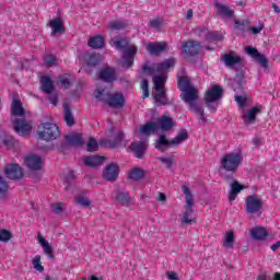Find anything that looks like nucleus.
Returning a JSON list of instances; mask_svg holds the SVG:
<instances>
[{
	"label": "nucleus",
	"mask_w": 280,
	"mask_h": 280,
	"mask_svg": "<svg viewBox=\"0 0 280 280\" xmlns=\"http://www.w3.org/2000/svg\"><path fill=\"white\" fill-rule=\"evenodd\" d=\"M109 124V135H112V139H103L97 143V140L91 137L86 143V152H97V150H100V145L104 148H110L112 150H115L121 145L126 135L124 131L117 130V128L113 126V122Z\"/></svg>",
	"instance_id": "obj_1"
},
{
	"label": "nucleus",
	"mask_w": 280,
	"mask_h": 280,
	"mask_svg": "<svg viewBox=\"0 0 280 280\" xmlns=\"http://www.w3.org/2000/svg\"><path fill=\"white\" fill-rule=\"evenodd\" d=\"M114 47L122 51V68L130 69L135 65V56H137L138 48L135 45H130L128 38L122 37L113 42Z\"/></svg>",
	"instance_id": "obj_2"
},
{
	"label": "nucleus",
	"mask_w": 280,
	"mask_h": 280,
	"mask_svg": "<svg viewBox=\"0 0 280 280\" xmlns=\"http://www.w3.org/2000/svg\"><path fill=\"white\" fill-rule=\"evenodd\" d=\"M235 102L238 104V108H242V119L245 126H253L257 121V116L261 114L262 106H255L248 109L247 112L244 110L246 108V104L248 102V98L246 97V93L244 94H236L235 95Z\"/></svg>",
	"instance_id": "obj_3"
},
{
	"label": "nucleus",
	"mask_w": 280,
	"mask_h": 280,
	"mask_svg": "<svg viewBox=\"0 0 280 280\" xmlns=\"http://www.w3.org/2000/svg\"><path fill=\"white\" fill-rule=\"evenodd\" d=\"M189 139V133L186 129H180L177 136L172 139L167 140V137L165 135H161L154 142L155 150H159V152H167L172 145H180L184 141H187Z\"/></svg>",
	"instance_id": "obj_4"
},
{
	"label": "nucleus",
	"mask_w": 280,
	"mask_h": 280,
	"mask_svg": "<svg viewBox=\"0 0 280 280\" xmlns=\"http://www.w3.org/2000/svg\"><path fill=\"white\" fill-rule=\"evenodd\" d=\"M224 90L220 85L211 86L205 94V102L207 108L211 113H215L218 110V102L223 97Z\"/></svg>",
	"instance_id": "obj_5"
},
{
	"label": "nucleus",
	"mask_w": 280,
	"mask_h": 280,
	"mask_svg": "<svg viewBox=\"0 0 280 280\" xmlns=\"http://www.w3.org/2000/svg\"><path fill=\"white\" fill-rule=\"evenodd\" d=\"M37 135L43 141H56L60 137V128L54 122H42L37 127Z\"/></svg>",
	"instance_id": "obj_6"
},
{
	"label": "nucleus",
	"mask_w": 280,
	"mask_h": 280,
	"mask_svg": "<svg viewBox=\"0 0 280 280\" xmlns=\"http://www.w3.org/2000/svg\"><path fill=\"white\" fill-rule=\"evenodd\" d=\"M242 161H244V159L242 158L241 153H228L221 159V167L222 170H225V172L235 174Z\"/></svg>",
	"instance_id": "obj_7"
},
{
	"label": "nucleus",
	"mask_w": 280,
	"mask_h": 280,
	"mask_svg": "<svg viewBox=\"0 0 280 280\" xmlns=\"http://www.w3.org/2000/svg\"><path fill=\"white\" fill-rule=\"evenodd\" d=\"M182 190L186 195V212L182 219V224H191L194 222V219H191L194 214V195L187 186H183Z\"/></svg>",
	"instance_id": "obj_8"
},
{
	"label": "nucleus",
	"mask_w": 280,
	"mask_h": 280,
	"mask_svg": "<svg viewBox=\"0 0 280 280\" xmlns=\"http://www.w3.org/2000/svg\"><path fill=\"white\" fill-rule=\"evenodd\" d=\"M200 49H202V44L198 40L189 39L182 44L184 58H196V56L200 55Z\"/></svg>",
	"instance_id": "obj_9"
},
{
	"label": "nucleus",
	"mask_w": 280,
	"mask_h": 280,
	"mask_svg": "<svg viewBox=\"0 0 280 280\" xmlns=\"http://www.w3.org/2000/svg\"><path fill=\"white\" fill-rule=\"evenodd\" d=\"M264 209V201L257 195H249L245 200L246 213H259Z\"/></svg>",
	"instance_id": "obj_10"
},
{
	"label": "nucleus",
	"mask_w": 280,
	"mask_h": 280,
	"mask_svg": "<svg viewBox=\"0 0 280 280\" xmlns=\"http://www.w3.org/2000/svg\"><path fill=\"white\" fill-rule=\"evenodd\" d=\"M112 198L121 207H130V205H132L130 194L126 192V190L119 186L112 191Z\"/></svg>",
	"instance_id": "obj_11"
},
{
	"label": "nucleus",
	"mask_w": 280,
	"mask_h": 280,
	"mask_svg": "<svg viewBox=\"0 0 280 280\" xmlns=\"http://www.w3.org/2000/svg\"><path fill=\"white\" fill-rule=\"evenodd\" d=\"M223 180H225V183H231V180H233V183L230 184V191H229L228 198L230 202L235 201V198H237V195H240L241 191H244L245 189L244 185L235 180V178L233 177V174L224 176Z\"/></svg>",
	"instance_id": "obj_12"
},
{
	"label": "nucleus",
	"mask_w": 280,
	"mask_h": 280,
	"mask_svg": "<svg viewBox=\"0 0 280 280\" xmlns=\"http://www.w3.org/2000/svg\"><path fill=\"white\" fill-rule=\"evenodd\" d=\"M221 60L230 69H235L236 71H240V69H244V59H242V57L240 56L233 55V52L223 55L221 57Z\"/></svg>",
	"instance_id": "obj_13"
},
{
	"label": "nucleus",
	"mask_w": 280,
	"mask_h": 280,
	"mask_svg": "<svg viewBox=\"0 0 280 280\" xmlns=\"http://www.w3.org/2000/svg\"><path fill=\"white\" fill-rule=\"evenodd\" d=\"M119 178V165L115 163H109L103 170V180L107 183H115Z\"/></svg>",
	"instance_id": "obj_14"
},
{
	"label": "nucleus",
	"mask_w": 280,
	"mask_h": 280,
	"mask_svg": "<svg viewBox=\"0 0 280 280\" xmlns=\"http://www.w3.org/2000/svg\"><path fill=\"white\" fill-rule=\"evenodd\" d=\"M4 174L10 180H21L25 176L23 168L19 164H7Z\"/></svg>",
	"instance_id": "obj_15"
},
{
	"label": "nucleus",
	"mask_w": 280,
	"mask_h": 280,
	"mask_svg": "<svg viewBox=\"0 0 280 280\" xmlns=\"http://www.w3.org/2000/svg\"><path fill=\"white\" fill-rule=\"evenodd\" d=\"M147 51L151 56L159 57L167 51V42H149L147 44Z\"/></svg>",
	"instance_id": "obj_16"
},
{
	"label": "nucleus",
	"mask_w": 280,
	"mask_h": 280,
	"mask_svg": "<svg viewBox=\"0 0 280 280\" xmlns=\"http://www.w3.org/2000/svg\"><path fill=\"white\" fill-rule=\"evenodd\" d=\"M13 130L21 137H25V135L32 132V124L26 121L25 118H18L13 121Z\"/></svg>",
	"instance_id": "obj_17"
},
{
	"label": "nucleus",
	"mask_w": 280,
	"mask_h": 280,
	"mask_svg": "<svg viewBox=\"0 0 280 280\" xmlns=\"http://www.w3.org/2000/svg\"><path fill=\"white\" fill-rule=\"evenodd\" d=\"M25 165L30 172H40V170H43V158L31 154L25 158Z\"/></svg>",
	"instance_id": "obj_18"
},
{
	"label": "nucleus",
	"mask_w": 280,
	"mask_h": 280,
	"mask_svg": "<svg viewBox=\"0 0 280 280\" xmlns=\"http://www.w3.org/2000/svg\"><path fill=\"white\" fill-rule=\"evenodd\" d=\"M129 150L133 153L136 159H145V152H148V144L143 141H133L129 145Z\"/></svg>",
	"instance_id": "obj_19"
},
{
	"label": "nucleus",
	"mask_w": 280,
	"mask_h": 280,
	"mask_svg": "<svg viewBox=\"0 0 280 280\" xmlns=\"http://www.w3.org/2000/svg\"><path fill=\"white\" fill-rule=\"evenodd\" d=\"M107 106H109V108H124V106H126V97L122 93H112Z\"/></svg>",
	"instance_id": "obj_20"
},
{
	"label": "nucleus",
	"mask_w": 280,
	"mask_h": 280,
	"mask_svg": "<svg viewBox=\"0 0 280 280\" xmlns=\"http://www.w3.org/2000/svg\"><path fill=\"white\" fill-rule=\"evenodd\" d=\"M49 27L51 28L50 36H56V34H65V22H62L61 16H57L49 21Z\"/></svg>",
	"instance_id": "obj_21"
},
{
	"label": "nucleus",
	"mask_w": 280,
	"mask_h": 280,
	"mask_svg": "<svg viewBox=\"0 0 280 280\" xmlns=\"http://www.w3.org/2000/svg\"><path fill=\"white\" fill-rule=\"evenodd\" d=\"M98 80H102V82H115L117 80V71L115 68H103L98 72Z\"/></svg>",
	"instance_id": "obj_22"
},
{
	"label": "nucleus",
	"mask_w": 280,
	"mask_h": 280,
	"mask_svg": "<svg viewBox=\"0 0 280 280\" xmlns=\"http://www.w3.org/2000/svg\"><path fill=\"white\" fill-rule=\"evenodd\" d=\"M158 130H162L163 132H170L175 126L174 119L170 116L163 115L158 119Z\"/></svg>",
	"instance_id": "obj_23"
},
{
	"label": "nucleus",
	"mask_w": 280,
	"mask_h": 280,
	"mask_svg": "<svg viewBox=\"0 0 280 280\" xmlns=\"http://www.w3.org/2000/svg\"><path fill=\"white\" fill-rule=\"evenodd\" d=\"M184 95L182 97L183 102L186 104H189V110H191L192 104H198L196 102L198 100V92L196 91V88H188V90H184Z\"/></svg>",
	"instance_id": "obj_24"
},
{
	"label": "nucleus",
	"mask_w": 280,
	"mask_h": 280,
	"mask_svg": "<svg viewBox=\"0 0 280 280\" xmlns=\"http://www.w3.org/2000/svg\"><path fill=\"white\" fill-rule=\"evenodd\" d=\"M246 84V81L244 80V73L240 72L236 73L233 82H232V89L236 93V95H244V85Z\"/></svg>",
	"instance_id": "obj_25"
},
{
	"label": "nucleus",
	"mask_w": 280,
	"mask_h": 280,
	"mask_svg": "<svg viewBox=\"0 0 280 280\" xmlns=\"http://www.w3.org/2000/svg\"><path fill=\"white\" fill-rule=\"evenodd\" d=\"M104 161H106V156L102 155H90L83 159L84 165H86V167H91L92 170H95V167H100V165H102Z\"/></svg>",
	"instance_id": "obj_26"
},
{
	"label": "nucleus",
	"mask_w": 280,
	"mask_h": 280,
	"mask_svg": "<svg viewBox=\"0 0 280 280\" xmlns=\"http://www.w3.org/2000/svg\"><path fill=\"white\" fill-rule=\"evenodd\" d=\"M214 8L219 16H223L224 19H233V16H235V11L225 4L214 2Z\"/></svg>",
	"instance_id": "obj_27"
},
{
	"label": "nucleus",
	"mask_w": 280,
	"mask_h": 280,
	"mask_svg": "<svg viewBox=\"0 0 280 280\" xmlns=\"http://www.w3.org/2000/svg\"><path fill=\"white\" fill-rule=\"evenodd\" d=\"M65 139L67 142H69L70 148H82V145H84L82 133L66 135Z\"/></svg>",
	"instance_id": "obj_28"
},
{
	"label": "nucleus",
	"mask_w": 280,
	"mask_h": 280,
	"mask_svg": "<svg viewBox=\"0 0 280 280\" xmlns=\"http://www.w3.org/2000/svg\"><path fill=\"white\" fill-rule=\"evenodd\" d=\"M42 91L46 93V95H51L54 91H56V86H54V81L50 77L44 75L40 80Z\"/></svg>",
	"instance_id": "obj_29"
},
{
	"label": "nucleus",
	"mask_w": 280,
	"mask_h": 280,
	"mask_svg": "<svg viewBox=\"0 0 280 280\" xmlns=\"http://www.w3.org/2000/svg\"><path fill=\"white\" fill-rule=\"evenodd\" d=\"M190 110L196 115L200 126H205V124H207V117L205 116V108H202L200 104L192 103Z\"/></svg>",
	"instance_id": "obj_30"
},
{
	"label": "nucleus",
	"mask_w": 280,
	"mask_h": 280,
	"mask_svg": "<svg viewBox=\"0 0 280 280\" xmlns=\"http://www.w3.org/2000/svg\"><path fill=\"white\" fill-rule=\"evenodd\" d=\"M176 66V59L175 58H168L165 59L164 61L160 62L155 67V71L158 73H164L167 71V69H172Z\"/></svg>",
	"instance_id": "obj_31"
},
{
	"label": "nucleus",
	"mask_w": 280,
	"mask_h": 280,
	"mask_svg": "<svg viewBox=\"0 0 280 280\" xmlns=\"http://www.w3.org/2000/svg\"><path fill=\"white\" fill-rule=\"evenodd\" d=\"M11 115L13 117H25V108H23V103L20 100H13L11 104Z\"/></svg>",
	"instance_id": "obj_32"
},
{
	"label": "nucleus",
	"mask_w": 280,
	"mask_h": 280,
	"mask_svg": "<svg viewBox=\"0 0 280 280\" xmlns=\"http://www.w3.org/2000/svg\"><path fill=\"white\" fill-rule=\"evenodd\" d=\"M250 236L253 237V240L261 242L266 240V237H268V231H266L264 226H256L250 230Z\"/></svg>",
	"instance_id": "obj_33"
},
{
	"label": "nucleus",
	"mask_w": 280,
	"mask_h": 280,
	"mask_svg": "<svg viewBox=\"0 0 280 280\" xmlns=\"http://www.w3.org/2000/svg\"><path fill=\"white\" fill-rule=\"evenodd\" d=\"M156 130H159V124L154 121H148L140 128V135H145L147 137H150V135H154Z\"/></svg>",
	"instance_id": "obj_34"
},
{
	"label": "nucleus",
	"mask_w": 280,
	"mask_h": 280,
	"mask_svg": "<svg viewBox=\"0 0 280 280\" xmlns=\"http://www.w3.org/2000/svg\"><path fill=\"white\" fill-rule=\"evenodd\" d=\"M88 46L92 49H102L104 47V37L102 35H95L88 42Z\"/></svg>",
	"instance_id": "obj_35"
},
{
	"label": "nucleus",
	"mask_w": 280,
	"mask_h": 280,
	"mask_svg": "<svg viewBox=\"0 0 280 280\" xmlns=\"http://www.w3.org/2000/svg\"><path fill=\"white\" fill-rule=\"evenodd\" d=\"M63 108H65L63 118H65L67 126H69V127L75 126V118L73 117V114L71 113V107L69 106V104L65 103Z\"/></svg>",
	"instance_id": "obj_36"
},
{
	"label": "nucleus",
	"mask_w": 280,
	"mask_h": 280,
	"mask_svg": "<svg viewBox=\"0 0 280 280\" xmlns=\"http://www.w3.org/2000/svg\"><path fill=\"white\" fill-rule=\"evenodd\" d=\"M0 143L5 145V148H8L10 150L11 148H14L16 140H14V138L12 136H8V135H5V132L0 131Z\"/></svg>",
	"instance_id": "obj_37"
},
{
	"label": "nucleus",
	"mask_w": 280,
	"mask_h": 280,
	"mask_svg": "<svg viewBox=\"0 0 280 280\" xmlns=\"http://www.w3.org/2000/svg\"><path fill=\"white\" fill-rule=\"evenodd\" d=\"M224 37L222 36V34H220V32L218 31H209L206 35V42L207 43H220V40H222Z\"/></svg>",
	"instance_id": "obj_38"
},
{
	"label": "nucleus",
	"mask_w": 280,
	"mask_h": 280,
	"mask_svg": "<svg viewBox=\"0 0 280 280\" xmlns=\"http://www.w3.org/2000/svg\"><path fill=\"white\" fill-rule=\"evenodd\" d=\"M129 178L136 182L141 180L145 178V171H143V168L141 167H135L133 170L130 171Z\"/></svg>",
	"instance_id": "obj_39"
},
{
	"label": "nucleus",
	"mask_w": 280,
	"mask_h": 280,
	"mask_svg": "<svg viewBox=\"0 0 280 280\" xmlns=\"http://www.w3.org/2000/svg\"><path fill=\"white\" fill-rule=\"evenodd\" d=\"M153 100L162 106H167V104H170V101L167 100V92L164 90H160L159 93L154 94Z\"/></svg>",
	"instance_id": "obj_40"
},
{
	"label": "nucleus",
	"mask_w": 280,
	"mask_h": 280,
	"mask_svg": "<svg viewBox=\"0 0 280 280\" xmlns=\"http://www.w3.org/2000/svg\"><path fill=\"white\" fill-rule=\"evenodd\" d=\"M233 244H235V232L231 230L224 236L223 246L224 248H233Z\"/></svg>",
	"instance_id": "obj_41"
},
{
	"label": "nucleus",
	"mask_w": 280,
	"mask_h": 280,
	"mask_svg": "<svg viewBox=\"0 0 280 280\" xmlns=\"http://www.w3.org/2000/svg\"><path fill=\"white\" fill-rule=\"evenodd\" d=\"M86 191H82L80 195L75 197V202L80 207H83L84 209L89 208L91 205V199L86 198Z\"/></svg>",
	"instance_id": "obj_42"
},
{
	"label": "nucleus",
	"mask_w": 280,
	"mask_h": 280,
	"mask_svg": "<svg viewBox=\"0 0 280 280\" xmlns=\"http://www.w3.org/2000/svg\"><path fill=\"white\" fill-rule=\"evenodd\" d=\"M110 95H113V93L103 89V90H97L95 97L98 102H103V104H108V100H110Z\"/></svg>",
	"instance_id": "obj_43"
},
{
	"label": "nucleus",
	"mask_w": 280,
	"mask_h": 280,
	"mask_svg": "<svg viewBox=\"0 0 280 280\" xmlns=\"http://www.w3.org/2000/svg\"><path fill=\"white\" fill-rule=\"evenodd\" d=\"M166 80H167V77L164 74L153 77V83H154L155 91H163Z\"/></svg>",
	"instance_id": "obj_44"
},
{
	"label": "nucleus",
	"mask_w": 280,
	"mask_h": 280,
	"mask_svg": "<svg viewBox=\"0 0 280 280\" xmlns=\"http://www.w3.org/2000/svg\"><path fill=\"white\" fill-rule=\"evenodd\" d=\"M84 58L88 67H97L100 65V55L97 54H88Z\"/></svg>",
	"instance_id": "obj_45"
},
{
	"label": "nucleus",
	"mask_w": 280,
	"mask_h": 280,
	"mask_svg": "<svg viewBox=\"0 0 280 280\" xmlns=\"http://www.w3.org/2000/svg\"><path fill=\"white\" fill-rule=\"evenodd\" d=\"M191 81H189V78L187 77H179L177 81V89H179L182 92L187 91L188 89H191Z\"/></svg>",
	"instance_id": "obj_46"
},
{
	"label": "nucleus",
	"mask_w": 280,
	"mask_h": 280,
	"mask_svg": "<svg viewBox=\"0 0 280 280\" xmlns=\"http://www.w3.org/2000/svg\"><path fill=\"white\" fill-rule=\"evenodd\" d=\"M208 32H209V27L207 26H197L192 30V34L197 38H205V40L207 39Z\"/></svg>",
	"instance_id": "obj_47"
},
{
	"label": "nucleus",
	"mask_w": 280,
	"mask_h": 280,
	"mask_svg": "<svg viewBox=\"0 0 280 280\" xmlns=\"http://www.w3.org/2000/svg\"><path fill=\"white\" fill-rule=\"evenodd\" d=\"M8 189H10L8 182L5 180V178L0 176V199H3L5 198V196H8Z\"/></svg>",
	"instance_id": "obj_48"
},
{
	"label": "nucleus",
	"mask_w": 280,
	"mask_h": 280,
	"mask_svg": "<svg viewBox=\"0 0 280 280\" xmlns=\"http://www.w3.org/2000/svg\"><path fill=\"white\" fill-rule=\"evenodd\" d=\"M75 180V175L73 172H70L66 175L65 177V183H66V191H69L71 189V186L73 185V182Z\"/></svg>",
	"instance_id": "obj_49"
},
{
	"label": "nucleus",
	"mask_w": 280,
	"mask_h": 280,
	"mask_svg": "<svg viewBox=\"0 0 280 280\" xmlns=\"http://www.w3.org/2000/svg\"><path fill=\"white\" fill-rule=\"evenodd\" d=\"M33 268H35V270H37L38 272H45V267H43L40 262V255H36L33 258Z\"/></svg>",
	"instance_id": "obj_50"
},
{
	"label": "nucleus",
	"mask_w": 280,
	"mask_h": 280,
	"mask_svg": "<svg viewBox=\"0 0 280 280\" xmlns=\"http://www.w3.org/2000/svg\"><path fill=\"white\" fill-rule=\"evenodd\" d=\"M109 27L110 30L120 31V30H126L128 27V24H126L125 22L110 21Z\"/></svg>",
	"instance_id": "obj_51"
},
{
	"label": "nucleus",
	"mask_w": 280,
	"mask_h": 280,
	"mask_svg": "<svg viewBox=\"0 0 280 280\" xmlns=\"http://www.w3.org/2000/svg\"><path fill=\"white\" fill-rule=\"evenodd\" d=\"M245 54H247V56H250V58H254V60H256L260 55L259 50H257V48L253 46L245 47Z\"/></svg>",
	"instance_id": "obj_52"
},
{
	"label": "nucleus",
	"mask_w": 280,
	"mask_h": 280,
	"mask_svg": "<svg viewBox=\"0 0 280 280\" xmlns=\"http://www.w3.org/2000/svg\"><path fill=\"white\" fill-rule=\"evenodd\" d=\"M12 240V232L8 230H0V242H10Z\"/></svg>",
	"instance_id": "obj_53"
},
{
	"label": "nucleus",
	"mask_w": 280,
	"mask_h": 280,
	"mask_svg": "<svg viewBox=\"0 0 280 280\" xmlns=\"http://www.w3.org/2000/svg\"><path fill=\"white\" fill-rule=\"evenodd\" d=\"M158 161L163 163V165H165V167L167 170H170L172 167V165H174V158H172V156H168V158H158Z\"/></svg>",
	"instance_id": "obj_54"
},
{
	"label": "nucleus",
	"mask_w": 280,
	"mask_h": 280,
	"mask_svg": "<svg viewBox=\"0 0 280 280\" xmlns=\"http://www.w3.org/2000/svg\"><path fill=\"white\" fill-rule=\"evenodd\" d=\"M45 255H47L48 259H54V247L49 245V243H46V245L42 246Z\"/></svg>",
	"instance_id": "obj_55"
},
{
	"label": "nucleus",
	"mask_w": 280,
	"mask_h": 280,
	"mask_svg": "<svg viewBox=\"0 0 280 280\" xmlns=\"http://www.w3.org/2000/svg\"><path fill=\"white\" fill-rule=\"evenodd\" d=\"M256 61L258 65H260V67H262V69H268V58H266V55H258Z\"/></svg>",
	"instance_id": "obj_56"
},
{
	"label": "nucleus",
	"mask_w": 280,
	"mask_h": 280,
	"mask_svg": "<svg viewBox=\"0 0 280 280\" xmlns=\"http://www.w3.org/2000/svg\"><path fill=\"white\" fill-rule=\"evenodd\" d=\"M44 62H45L46 67H54V65H56V56L46 55L44 57Z\"/></svg>",
	"instance_id": "obj_57"
},
{
	"label": "nucleus",
	"mask_w": 280,
	"mask_h": 280,
	"mask_svg": "<svg viewBox=\"0 0 280 280\" xmlns=\"http://www.w3.org/2000/svg\"><path fill=\"white\" fill-rule=\"evenodd\" d=\"M59 86H65V89H70L71 86V80L67 77H60L58 80Z\"/></svg>",
	"instance_id": "obj_58"
},
{
	"label": "nucleus",
	"mask_w": 280,
	"mask_h": 280,
	"mask_svg": "<svg viewBox=\"0 0 280 280\" xmlns=\"http://www.w3.org/2000/svg\"><path fill=\"white\" fill-rule=\"evenodd\" d=\"M69 148H71V144H69V142L67 141V139H65V141H61L59 144H58V151L59 152H67L69 150Z\"/></svg>",
	"instance_id": "obj_59"
},
{
	"label": "nucleus",
	"mask_w": 280,
	"mask_h": 280,
	"mask_svg": "<svg viewBox=\"0 0 280 280\" xmlns=\"http://www.w3.org/2000/svg\"><path fill=\"white\" fill-rule=\"evenodd\" d=\"M161 25H163L161 19H153L149 22V27H151L152 30H159Z\"/></svg>",
	"instance_id": "obj_60"
},
{
	"label": "nucleus",
	"mask_w": 280,
	"mask_h": 280,
	"mask_svg": "<svg viewBox=\"0 0 280 280\" xmlns=\"http://www.w3.org/2000/svg\"><path fill=\"white\" fill-rule=\"evenodd\" d=\"M234 23L236 30H241V32H246V25L248 24V21L236 20Z\"/></svg>",
	"instance_id": "obj_61"
},
{
	"label": "nucleus",
	"mask_w": 280,
	"mask_h": 280,
	"mask_svg": "<svg viewBox=\"0 0 280 280\" xmlns=\"http://www.w3.org/2000/svg\"><path fill=\"white\" fill-rule=\"evenodd\" d=\"M63 209H62V203L58 202L52 205V213H56L57 215H59V213H62Z\"/></svg>",
	"instance_id": "obj_62"
},
{
	"label": "nucleus",
	"mask_w": 280,
	"mask_h": 280,
	"mask_svg": "<svg viewBox=\"0 0 280 280\" xmlns=\"http://www.w3.org/2000/svg\"><path fill=\"white\" fill-rule=\"evenodd\" d=\"M248 30L254 34H259L261 30H264V24H260L258 26H249Z\"/></svg>",
	"instance_id": "obj_63"
},
{
	"label": "nucleus",
	"mask_w": 280,
	"mask_h": 280,
	"mask_svg": "<svg viewBox=\"0 0 280 280\" xmlns=\"http://www.w3.org/2000/svg\"><path fill=\"white\" fill-rule=\"evenodd\" d=\"M166 276H167V278H168L170 280H180V279L178 278V273H176V272H174V271H167V272H166Z\"/></svg>",
	"instance_id": "obj_64"
}]
</instances>
